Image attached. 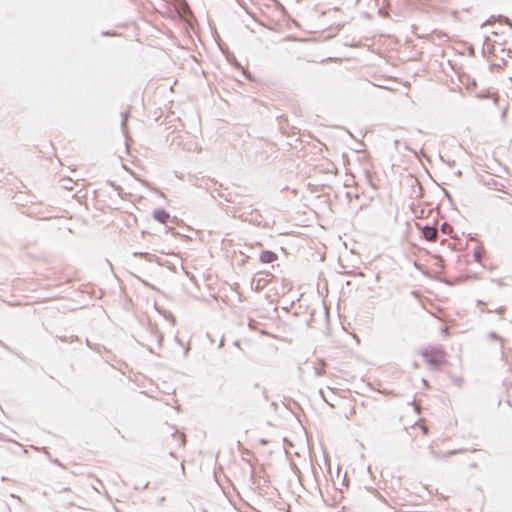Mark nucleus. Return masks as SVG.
<instances>
[{
	"label": "nucleus",
	"mask_w": 512,
	"mask_h": 512,
	"mask_svg": "<svg viewBox=\"0 0 512 512\" xmlns=\"http://www.w3.org/2000/svg\"><path fill=\"white\" fill-rule=\"evenodd\" d=\"M259 259L262 263H272L278 259V256L275 252L266 250L260 253Z\"/></svg>",
	"instance_id": "obj_5"
},
{
	"label": "nucleus",
	"mask_w": 512,
	"mask_h": 512,
	"mask_svg": "<svg viewBox=\"0 0 512 512\" xmlns=\"http://www.w3.org/2000/svg\"><path fill=\"white\" fill-rule=\"evenodd\" d=\"M421 355L425 362L433 367H439L447 363V354L444 349L439 347L427 348L422 351Z\"/></svg>",
	"instance_id": "obj_1"
},
{
	"label": "nucleus",
	"mask_w": 512,
	"mask_h": 512,
	"mask_svg": "<svg viewBox=\"0 0 512 512\" xmlns=\"http://www.w3.org/2000/svg\"><path fill=\"white\" fill-rule=\"evenodd\" d=\"M408 432L412 439H416L426 436L428 434V427L423 420H420L411 426Z\"/></svg>",
	"instance_id": "obj_2"
},
{
	"label": "nucleus",
	"mask_w": 512,
	"mask_h": 512,
	"mask_svg": "<svg viewBox=\"0 0 512 512\" xmlns=\"http://www.w3.org/2000/svg\"><path fill=\"white\" fill-rule=\"evenodd\" d=\"M258 275L262 277L254 279L256 290L263 289L274 277L271 273L268 272H262Z\"/></svg>",
	"instance_id": "obj_3"
},
{
	"label": "nucleus",
	"mask_w": 512,
	"mask_h": 512,
	"mask_svg": "<svg viewBox=\"0 0 512 512\" xmlns=\"http://www.w3.org/2000/svg\"><path fill=\"white\" fill-rule=\"evenodd\" d=\"M154 218L162 224H166L169 219V214L165 210H156Z\"/></svg>",
	"instance_id": "obj_6"
},
{
	"label": "nucleus",
	"mask_w": 512,
	"mask_h": 512,
	"mask_svg": "<svg viewBox=\"0 0 512 512\" xmlns=\"http://www.w3.org/2000/svg\"><path fill=\"white\" fill-rule=\"evenodd\" d=\"M422 235L427 241H436L438 237V231L435 227L425 226L421 228Z\"/></svg>",
	"instance_id": "obj_4"
}]
</instances>
